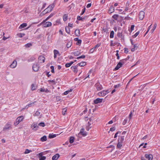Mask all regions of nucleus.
<instances>
[{"instance_id": "f257e3e1", "label": "nucleus", "mask_w": 160, "mask_h": 160, "mask_svg": "<svg viewBox=\"0 0 160 160\" xmlns=\"http://www.w3.org/2000/svg\"><path fill=\"white\" fill-rule=\"evenodd\" d=\"M24 119V117L23 116H20L18 117L16 119V121L14 122V125L15 126L17 125L20 122L22 121Z\"/></svg>"}, {"instance_id": "f03ea898", "label": "nucleus", "mask_w": 160, "mask_h": 160, "mask_svg": "<svg viewBox=\"0 0 160 160\" xmlns=\"http://www.w3.org/2000/svg\"><path fill=\"white\" fill-rule=\"evenodd\" d=\"M47 151L39 153L38 154V157L40 160H45L46 157L45 156H43V155H45L47 153Z\"/></svg>"}, {"instance_id": "7ed1b4c3", "label": "nucleus", "mask_w": 160, "mask_h": 160, "mask_svg": "<svg viewBox=\"0 0 160 160\" xmlns=\"http://www.w3.org/2000/svg\"><path fill=\"white\" fill-rule=\"evenodd\" d=\"M54 7V4H51L48 6V7L44 10V11L46 12V13L52 11Z\"/></svg>"}, {"instance_id": "20e7f679", "label": "nucleus", "mask_w": 160, "mask_h": 160, "mask_svg": "<svg viewBox=\"0 0 160 160\" xmlns=\"http://www.w3.org/2000/svg\"><path fill=\"white\" fill-rule=\"evenodd\" d=\"M78 135V136H79L80 135H82L83 136L85 137L87 135V132L86 131H84V129L83 128H82Z\"/></svg>"}, {"instance_id": "39448f33", "label": "nucleus", "mask_w": 160, "mask_h": 160, "mask_svg": "<svg viewBox=\"0 0 160 160\" xmlns=\"http://www.w3.org/2000/svg\"><path fill=\"white\" fill-rule=\"evenodd\" d=\"M12 128L11 125L9 123H8L3 128V130L5 131L6 130L11 129Z\"/></svg>"}, {"instance_id": "423d86ee", "label": "nucleus", "mask_w": 160, "mask_h": 160, "mask_svg": "<svg viewBox=\"0 0 160 160\" xmlns=\"http://www.w3.org/2000/svg\"><path fill=\"white\" fill-rule=\"evenodd\" d=\"M32 69L35 72H37L39 69V65L37 64H34L32 66Z\"/></svg>"}, {"instance_id": "0eeeda50", "label": "nucleus", "mask_w": 160, "mask_h": 160, "mask_svg": "<svg viewBox=\"0 0 160 160\" xmlns=\"http://www.w3.org/2000/svg\"><path fill=\"white\" fill-rule=\"evenodd\" d=\"M98 91H100L102 89V85L99 83H97L95 85Z\"/></svg>"}, {"instance_id": "6e6552de", "label": "nucleus", "mask_w": 160, "mask_h": 160, "mask_svg": "<svg viewBox=\"0 0 160 160\" xmlns=\"http://www.w3.org/2000/svg\"><path fill=\"white\" fill-rule=\"evenodd\" d=\"M145 13L143 11H141L139 14V18L141 20H142L144 17Z\"/></svg>"}, {"instance_id": "1a4fd4ad", "label": "nucleus", "mask_w": 160, "mask_h": 160, "mask_svg": "<svg viewBox=\"0 0 160 160\" xmlns=\"http://www.w3.org/2000/svg\"><path fill=\"white\" fill-rule=\"evenodd\" d=\"M38 61L40 63H42L44 62L45 58L42 56H40L38 58Z\"/></svg>"}, {"instance_id": "9d476101", "label": "nucleus", "mask_w": 160, "mask_h": 160, "mask_svg": "<svg viewBox=\"0 0 160 160\" xmlns=\"http://www.w3.org/2000/svg\"><path fill=\"white\" fill-rule=\"evenodd\" d=\"M145 157L148 159V160H152L153 156L152 154H146L145 155Z\"/></svg>"}, {"instance_id": "9b49d317", "label": "nucleus", "mask_w": 160, "mask_h": 160, "mask_svg": "<svg viewBox=\"0 0 160 160\" xmlns=\"http://www.w3.org/2000/svg\"><path fill=\"white\" fill-rule=\"evenodd\" d=\"M100 45L101 44L100 43H98L94 47L91 49L90 50V52H91L92 53L94 51L95 49L96 48L99 47L100 46Z\"/></svg>"}, {"instance_id": "f8f14e48", "label": "nucleus", "mask_w": 160, "mask_h": 160, "mask_svg": "<svg viewBox=\"0 0 160 160\" xmlns=\"http://www.w3.org/2000/svg\"><path fill=\"white\" fill-rule=\"evenodd\" d=\"M17 65V61L16 60H14L12 63L10 65V67L12 68H15Z\"/></svg>"}, {"instance_id": "ddd939ff", "label": "nucleus", "mask_w": 160, "mask_h": 160, "mask_svg": "<svg viewBox=\"0 0 160 160\" xmlns=\"http://www.w3.org/2000/svg\"><path fill=\"white\" fill-rule=\"evenodd\" d=\"M78 66H72L71 67V69L72 70V71L75 72H78V70L77 69V68Z\"/></svg>"}, {"instance_id": "4468645a", "label": "nucleus", "mask_w": 160, "mask_h": 160, "mask_svg": "<svg viewBox=\"0 0 160 160\" xmlns=\"http://www.w3.org/2000/svg\"><path fill=\"white\" fill-rule=\"evenodd\" d=\"M122 66V64L119 62L117 64L116 67L115 68L114 70L115 71L118 70Z\"/></svg>"}, {"instance_id": "2eb2a0df", "label": "nucleus", "mask_w": 160, "mask_h": 160, "mask_svg": "<svg viewBox=\"0 0 160 160\" xmlns=\"http://www.w3.org/2000/svg\"><path fill=\"white\" fill-rule=\"evenodd\" d=\"M102 99L97 98L94 100V102L95 104H98V103L102 102Z\"/></svg>"}, {"instance_id": "dca6fc26", "label": "nucleus", "mask_w": 160, "mask_h": 160, "mask_svg": "<svg viewBox=\"0 0 160 160\" xmlns=\"http://www.w3.org/2000/svg\"><path fill=\"white\" fill-rule=\"evenodd\" d=\"M59 156V155L58 154H56L52 157V160H57Z\"/></svg>"}, {"instance_id": "f3484780", "label": "nucleus", "mask_w": 160, "mask_h": 160, "mask_svg": "<svg viewBox=\"0 0 160 160\" xmlns=\"http://www.w3.org/2000/svg\"><path fill=\"white\" fill-rule=\"evenodd\" d=\"M33 127V129L35 130H37L38 128V125H37V123H33L31 125V127Z\"/></svg>"}, {"instance_id": "a211bd4d", "label": "nucleus", "mask_w": 160, "mask_h": 160, "mask_svg": "<svg viewBox=\"0 0 160 160\" xmlns=\"http://www.w3.org/2000/svg\"><path fill=\"white\" fill-rule=\"evenodd\" d=\"M81 52L80 50H76L73 52L74 55L75 56H77L81 54Z\"/></svg>"}, {"instance_id": "6ab92c4d", "label": "nucleus", "mask_w": 160, "mask_h": 160, "mask_svg": "<svg viewBox=\"0 0 160 160\" xmlns=\"http://www.w3.org/2000/svg\"><path fill=\"white\" fill-rule=\"evenodd\" d=\"M114 8L112 6H110L109 10L108 12L110 13H111L114 12Z\"/></svg>"}, {"instance_id": "aec40b11", "label": "nucleus", "mask_w": 160, "mask_h": 160, "mask_svg": "<svg viewBox=\"0 0 160 160\" xmlns=\"http://www.w3.org/2000/svg\"><path fill=\"white\" fill-rule=\"evenodd\" d=\"M124 139V136H121L120 138L118 139V142H121V143H123Z\"/></svg>"}, {"instance_id": "412c9836", "label": "nucleus", "mask_w": 160, "mask_h": 160, "mask_svg": "<svg viewBox=\"0 0 160 160\" xmlns=\"http://www.w3.org/2000/svg\"><path fill=\"white\" fill-rule=\"evenodd\" d=\"M44 27H47L51 26L52 25V23L49 22H48L44 24Z\"/></svg>"}, {"instance_id": "4be33fe9", "label": "nucleus", "mask_w": 160, "mask_h": 160, "mask_svg": "<svg viewBox=\"0 0 160 160\" xmlns=\"http://www.w3.org/2000/svg\"><path fill=\"white\" fill-rule=\"evenodd\" d=\"M104 90H103L101 92H99L98 93V95L99 96H104L106 95L105 92H104Z\"/></svg>"}, {"instance_id": "5701e85b", "label": "nucleus", "mask_w": 160, "mask_h": 160, "mask_svg": "<svg viewBox=\"0 0 160 160\" xmlns=\"http://www.w3.org/2000/svg\"><path fill=\"white\" fill-rule=\"evenodd\" d=\"M86 65V62H82L79 63H78L77 65V66H79L81 67H83L85 66Z\"/></svg>"}, {"instance_id": "b1692460", "label": "nucleus", "mask_w": 160, "mask_h": 160, "mask_svg": "<svg viewBox=\"0 0 160 160\" xmlns=\"http://www.w3.org/2000/svg\"><path fill=\"white\" fill-rule=\"evenodd\" d=\"M47 140V137L46 136L44 135L42 137L41 139L40 140L42 142H44L46 141Z\"/></svg>"}, {"instance_id": "393cba45", "label": "nucleus", "mask_w": 160, "mask_h": 160, "mask_svg": "<svg viewBox=\"0 0 160 160\" xmlns=\"http://www.w3.org/2000/svg\"><path fill=\"white\" fill-rule=\"evenodd\" d=\"M75 34L77 36H79L80 35V30L77 29L75 31Z\"/></svg>"}, {"instance_id": "a878e982", "label": "nucleus", "mask_w": 160, "mask_h": 160, "mask_svg": "<svg viewBox=\"0 0 160 160\" xmlns=\"http://www.w3.org/2000/svg\"><path fill=\"white\" fill-rule=\"evenodd\" d=\"M27 24L26 23H23L21 24L19 27V29H22L26 27Z\"/></svg>"}, {"instance_id": "bb28decb", "label": "nucleus", "mask_w": 160, "mask_h": 160, "mask_svg": "<svg viewBox=\"0 0 160 160\" xmlns=\"http://www.w3.org/2000/svg\"><path fill=\"white\" fill-rule=\"evenodd\" d=\"M57 135L56 134H49L48 137L50 138H52L56 137Z\"/></svg>"}, {"instance_id": "cd10ccee", "label": "nucleus", "mask_w": 160, "mask_h": 160, "mask_svg": "<svg viewBox=\"0 0 160 160\" xmlns=\"http://www.w3.org/2000/svg\"><path fill=\"white\" fill-rule=\"evenodd\" d=\"M134 48H132L131 51L132 52H134L135 50H137L138 48L137 44H135L133 46Z\"/></svg>"}, {"instance_id": "c85d7f7f", "label": "nucleus", "mask_w": 160, "mask_h": 160, "mask_svg": "<svg viewBox=\"0 0 160 160\" xmlns=\"http://www.w3.org/2000/svg\"><path fill=\"white\" fill-rule=\"evenodd\" d=\"M75 138L74 137H70V138L69 139V142L71 143H72L74 141Z\"/></svg>"}, {"instance_id": "c756f323", "label": "nucleus", "mask_w": 160, "mask_h": 160, "mask_svg": "<svg viewBox=\"0 0 160 160\" xmlns=\"http://www.w3.org/2000/svg\"><path fill=\"white\" fill-rule=\"evenodd\" d=\"M126 61L127 60L126 59H123L120 60L119 61V62H120V63H121L122 64V65L123 64H124L126 63Z\"/></svg>"}, {"instance_id": "7c9ffc66", "label": "nucleus", "mask_w": 160, "mask_h": 160, "mask_svg": "<svg viewBox=\"0 0 160 160\" xmlns=\"http://www.w3.org/2000/svg\"><path fill=\"white\" fill-rule=\"evenodd\" d=\"M68 16L67 14H65L63 16V19L64 21H66L68 19Z\"/></svg>"}, {"instance_id": "2f4dec72", "label": "nucleus", "mask_w": 160, "mask_h": 160, "mask_svg": "<svg viewBox=\"0 0 160 160\" xmlns=\"http://www.w3.org/2000/svg\"><path fill=\"white\" fill-rule=\"evenodd\" d=\"M114 32L113 31H112L111 32L110 35V38H112L114 37Z\"/></svg>"}, {"instance_id": "473e14b6", "label": "nucleus", "mask_w": 160, "mask_h": 160, "mask_svg": "<svg viewBox=\"0 0 160 160\" xmlns=\"http://www.w3.org/2000/svg\"><path fill=\"white\" fill-rule=\"evenodd\" d=\"M122 143H121V142H118V144H117V148H120V149L121 148V147L122 146Z\"/></svg>"}, {"instance_id": "72a5a7b5", "label": "nucleus", "mask_w": 160, "mask_h": 160, "mask_svg": "<svg viewBox=\"0 0 160 160\" xmlns=\"http://www.w3.org/2000/svg\"><path fill=\"white\" fill-rule=\"evenodd\" d=\"M119 16L118 14H114L112 16V18L115 20H117L118 19V18Z\"/></svg>"}, {"instance_id": "f704fd0d", "label": "nucleus", "mask_w": 160, "mask_h": 160, "mask_svg": "<svg viewBox=\"0 0 160 160\" xmlns=\"http://www.w3.org/2000/svg\"><path fill=\"white\" fill-rule=\"evenodd\" d=\"M35 59L36 58L34 57H32L28 60V61L32 62L34 61Z\"/></svg>"}, {"instance_id": "c9c22d12", "label": "nucleus", "mask_w": 160, "mask_h": 160, "mask_svg": "<svg viewBox=\"0 0 160 160\" xmlns=\"http://www.w3.org/2000/svg\"><path fill=\"white\" fill-rule=\"evenodd\" d=\"M25 34L24 33H20L17 34V35L20 38H22L24 36Z\"/></svg>"}, {"instance_id": "e433bc0d", "label": "nucleus", "mask_w": 160, "mask_h": 160, "mask_svg": "<svg viewBox=\"0 0 160 160\" xmlns=\"http://www.w3.org/2000/svg\"><path fill=\"white\" fill-rule=\"evenodd\" d=\"M67 109L66 108H64L62 109V113L63 115H65Z\"/></svg>"}, {"instance_id": "4c0bfd02", "label": "nucleus", "mask_w": 160, "mask_h": 160, "mask_svg": "<svg viewBox=\"0 0 160 160\" xmlns=\"http://www.w3.org/2000/svg\"><path fill=\"white\" fill-rule=\"evenodd\" d=\"M65 30L66 32L68 33H69L70 32V29L68 27H66L65 28Z\"/></svg>"}, {"instance_id": "58836bf2", "label": "nucleus", "mask_w": 160, "mask_h": 160, "mask_svg": "<svg viewBox=\"0 0 160 160\" xmlns=\"http://www.w3.org/2000/svg\"><path fill=\"white\" fill-rule=\"evenodd\" d=\"M72 42H69L67 44V47L68 48H69L72 45Z\"/></svg>"}, {"instance_id": "ea45409f", "label": "nucleus", "mask_w": 160, "mask_h": 160, "mask_svg": "<svg viewBox=\"0 0 160 160\" xmlns=\"http://www.w3.org/2000/svg\"><path fill=\"white\" fill-rule=\"evenodd\" d=\"M32 46L31 43H28L25 45V47L27 48H29Z\"/></svg>"}, {"instance_id": "a19ab883", "label": "nucleus", "mask_w": 160, "mask_h": 160, "mask_svg": "<svg viewBox=\"0 0 160 160\" xmlns=\"http://www.w3.org/2000/svg\"><path fill=\"white\" fill-rule=\"evenodd\" d=\"M157 27V24L156 23H155L154 24V27L151 30V32H153L154 31L155 29H156Z\"/></svg>"}, {"instance_id": "79ce46f5", "label": "nucleus", "mask_w": 160, "mask_h": 160, "mask_svg": "<svg viewBox=\"0 0 160 160\" xmlns=\"http://www.w3.org/2000/svg\"><path fill=\"white\" fill-rule=\"evenodd\" d=\"M54 53V54L56 55L57 56L58 54H59V52L56 50H54L53 51Z\"/></svg>"}, {"instance_id": "37998d69", "label": "nucleus", "mask_w": 160, "mask_h": 160, "mask_svg": "<svg viewBox=\"0 0 160 160\" xmlns=\"http://www.w3.org/2000/svg\"><path fill=\"white\" fill-rule=\"evenodd\" d=\"M77 19L78 20H81L82 21H83V19L82 18V17H81L79 16H78L77 18Z\"/></svg>"}, {"instance_id": "c03bdc74", "label": "nucleus", "mask_w": 160, "mask_h": 160, "mask_svg": "<svg viewBox=\"0 0 160 160\" xmlns=\"http://www.w3.org/2000/svg\"><path fill=\"white\" fill-rule=\"evenodd\" d=\"M32 152V151L31 150H29L28 149H26V150H25V152H24V153L25 154H27V153H28L30 152Z\"/></svg>"}, {"instance_id": "a18cd8bd", "label": "nucleus", "mask_w": 160, "mask_h": 160, "mask_svg": "<svg viewBox=\"0 0 160 160\" xmlns=\"http://www.w3.org/2000/svg\"><path fill=\"white\" fill-rule=\"evenodd\" d=\"M48 82L49 83H53L54 84H55V82L54 80H49L48 81Z\"/></svg>"}, {"instance_id": "49530a36", "label": "nucleus", "mask_w": 160, "mask_h": 160, "mask_svg": "<svg viewBox=\"0 0 160 160\" xmlns=\"http://www.w3.org/2000/svg\"><path fill=\"white\" fill-rule=\"evenodd\" d=\"M47 91H48V90L47 89L46 90H45V89L44 88H42L40 89V91L41 92H47Z\"/></svg>"}, {"instance_id": "de8ad7c7", "label": "nucleus", "mask_w": 160, "mask_h": 160, "mask_svg": "<svg viewBox=\"0 0 160 160\" xmlns=\"http://www.w3.org/2000/svg\"><path fill=\"white\" fill-rule=\"evenodd\" d=\"M38 126H40L41 127H44L45 126V124L43 122H41L40 123L38 124Z\"/></svg>"}, {"instance_id": "09e8293b", "label": "nucleus", "mask_w": 160, "mask_h": 160, "mask_svg": "<svg viewBox=\"0 0 160 160\" xmlns=\"http://www.w3.org/2000/svg\"><path fill=\"white\" fill-rule=\"evenodd\" d=\"M33 102L32 103H30V104H29L28 105H27L26 106V107L27 108H28V107H30L32 106V104H33L35 103V102Z\"/></svg>"}, {"instance_id": "8fccbe9b", "label": "nucleus", "mask_w": 160, "mask_h": 160, "mask_svg": "<svg viewBox=\"0 0 160 160\" xmlns=\"http://www.w3.org/2000/svg\"><path fill=\"white\" fill-rule=\"evenodd\" d=\"M40 114V112H39L38 111H37L35 113V116H39Z\"/></svg>"}, {"instance_id": "3c124183", "label": "nucleus", "mask_w": 160, "mask_h": 160, "mask_svg": "<svg viewBox=\"0 0 160 160\" xmlns=\"http://www.w3.org/2000/svg\"><path fill=\"white\" fill-rule=\"evenodd\" d=\"M53 16V14L51 13L49 16H48L47 18L46 19L45 21H47L49 18H50L51 17H52Z\"/></svg>"}, {"instance_id": "603ef678", "label": "nucleus", "mask_w": 160, "mask_h": 160, "mask_svg": "<svg viewBox=\"0 0 160 160\" xmlns=\"http://www.w3.org/2000/svg\"><path fill=\"white\" fill-rule=\"evenodd\" d=\"M32 86V90H34L36 89V86L34 85V84H32L31 85Z\"/></svg>"}, {"instance_id": "864d4df0", "label": "nucleus", "mask_w": 160, "mask_h": 160, "mask_svg": "<svg viewBox=\"0 0 160 160\" xmlns=\"http://www.w3.org/2000/svg\"><path fill=\"white\" fill-rule=\"evenodd\" d=\"M139 33V32L138 31L133 36V38H136L137 36L138 35Z\"/></svg>"}, {"instance_id": "5fc2aeb1", "label": "nucleus", "mask_w": 160, "mask_h": 160, "mask_svg": "<svg viewBox=\"0 0 160 160\" xmlns=\"http://www.w3.org/2000/svg\"><path fill=\"white\" fill-rule=\"evenodd\" d=\"M85 55H82L81 56H80V57H78L77 58V59H79L80 58H85Z\"/></svg>"}, {"instance_id": "6e6d98bb", "label": "nucleus", "mask_w": 160, "mask_h": 160, "mask_svg": "<svg viewBox=\"0 0 160 160\" xmlns=\"http://www.w3.org/2000/svg\"><path fill=\"white\" fill-rule=\"evenodd\" d=\"M121 86V84L120 83H119L117 85H116L114 86V88H118Z\"/></svg>"}, {"instance_id": "4d7b16f0", "label": "nucleus", "mask_w": 160, "mask_h": 160, "mask_svg": "<svg viewBox=\"0 0 160 160\" xmlns=\"http://www.w3.org/2000/svg\"><path fill=\"white\" fill-rule=\"evenodd\" d=\"M71 65L69 63H67L65 64V66L66 68H68L70 67Z\"/></svg>"}, {"instance_id": "13d9d810", "label": "nucleus", "mask_w": 160, "mask_h": 160, "mask_svg": "<svg viewBox=\"0 0 160 160\" xmlns=\"http://www.w3.org/2000/svg\"><path fill=\"white\" fill-rule=\"evenodd\" d=\"M50 68L51 69V72L52 73L54 72V66H52L50 67Z\"/></svg>"}, {"instance_id": "bf43d9fd", "label": "nucleus", "mask_w": 160, "mask_h": 160, "mask_svg": "<svg viewBox=\"0 0 160 160\" xmlns=\"http://www.w3.org/2000/svg\"><path fill=\"white\" fill-rule=\"evenodd\" d=\"M85 8H84L82 10V12L81 13V15H82L84 13V12H85Z\"/></svg>"}, {"instance_id": "052dcab7", "label": "nucleus", "mask_w": 160, "mask_h": 160, "mask_svg": "<svg viewBox=\"0 0 160 160\" xmlns=\"http://www.w3.org/2000/svg\"><path fill=\"white\" fill-rule=\"evenodd\" d=\"M127 119H125L122 122V124L123 125H125L126 123H127Z\"/></svg>"}, {"instance_id": "680f3d73", "label": "nucleus", "mask_w": 160, "mask_h": 160, "mask_svg": "<svg viewBox=\"0 0 160 160\" xmlns=\"http://www.w3.org/2000/svg\"><path fill=\"white\" fill-rule=\"evenodd\" d=\"M124 52L126 53H127L128 52V49L127 48H124Z\"/></svg>"}, {"instance_id": "e2e57ef3", "label": "nucleus", "mask_w": 160, "mask_h": 160, "mask_svg": "<svg viewBox=\"0 0 160 160\" xmlns=\"http://www.w3.org/2000/svg\"><path fill=\"white\" fill-rule=\"evenodd\" d=\"M69 92H70V91L68 90L67 91L64 92V94L65 95H66L68 94Z\"/></svg>"}, {"instance_id": "0e129e2a", "label": "nucleus", "mask_w": 160, "mask_h": 160, "mask_svg": "<svg viewBox=\"0 0 160 160\" xmlns=\"http://www.w3.org/2000/svg\"><path fill=\"white\" fill-rule=\"evenodd\" d=\"M115 128L114 127H112L110 128V131L112 132V131H114L115 130Z\"/></svg>"}, {"instance_id": "69168bd1", "label": "nucleus", "mask_w": 160, "mask_h": 160, "mask_svg": "<svg viewBox=\"0 0 160 160\" xmlns=\"http://www.w3.org/2000/svg\"><path fill=\"white\" fill-rule=\"evenodd\" d=\"M132 112H130V114L129 115V118L130 119L132 118Z\"/></svg>"}, {"instance_id": "338daca9", "label": "nucleus", "mask_w": 160, "mask_h": 160, "mask_svg": "<svg viewBox=\"0 0 160 160\" xmlns=\"http://www.w3.org/2000/svg\"><path fill=\"white\" fill-rule=\"evenodd\" d=\"M107 148H112L113 149L114 148V146L113 145H111L108 147Z\"/></svg>"}, {"instance_id": "774afa93", "label": "nucleus", "mask_w": 160, "mask_h": 160, "mask_svg": "<svg viewBox=\"0 0 160 160\" xmlns=\"http://www.w3.org/2000/svg\"><path fill=\"white\" fill-rule=\"evenodd\" d=\"M72 26H73V24H71V23H68V27H71V28H72Z\"/></svg>"}]
</instances>
